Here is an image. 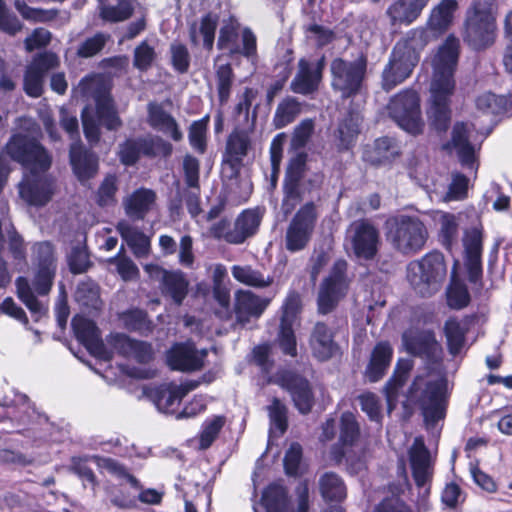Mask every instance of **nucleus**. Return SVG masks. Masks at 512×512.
<instances>
[{
  "mask_svg": "<svg viewBox=\"0 0 512 512\" xmlns=\"http://www.w3.org/2000/svg\"><path fill=\"white\" fill-rule=\"evenodd\" d=\"M0 423L6 426V432L21 434L35 446L50 439L54 429L47 415L40 413L25 394L0 401Z\"/></svg>",
  "mask_w": 512,
  "mask_h": 512,
  "instance_id": "1",
  "label": "nucleus"
},
{
  "mask_svg": "<svg viewBox=\"0 0 512 512\" xmlns=\"http://www.w3.org/2000/svg\"><path fill=\"white\" fill-rule=\"evenodd\" d=\"M407 278L417 294L429 297L442 286L447 276V264L444 255L434 250L425 254L420 260L408 265Z\"/></svg>",
  "mask_w": 512,
  "mask_h": 512,
  "instance_id": "2",
  "label": "nucleus"
},
{
  "mask_svg": "<svg viewBox=\"0 0 512 512\" xmlns=\"http://www.w3.org/2000/svg\"><path fill=\"white\" fill-rule=\"evenodd\" d=\"M95 110L91 112L86 106L81 112L83 133L91 146L101 139V127L108 131H118L123 122L118 114L113 98L107 92H99L94 97Z\"/></svg>",
  "mask_w": 512,
  "mask_h": 512,
  "instance_id": "3",
  "label": "nucleus"
},
{
  "mask_svg": "<svg viewBox=\"0 0 512 512\" xmlns=\"http://www.w3.org/2000/svg\"><path fill=\"white\" fill-rule=\"evenodd\" d=\"M368 60L360 55L353 61L337 57L330 64L331 87L342 99L354 98L361 93L367 74Z\"/></svg>",
  "mask_w": 512,
  "mask_h": 512,
  "instance_id": "4",
  "label": "nucleus"
},
{
  "mask_svg": "<svg viewBox=\"0 0 512 512\" xmlns=\"http://www.w3.org/2000/svg\"><path fill=\"white\" fill-rule=\"evenodd\" d=\"M388 239L398 252L409 255L419 252L426 244L428 230L415 215L399 214L390 221Z\"/></svg>",
  "mask_w": 512,
  "mask_h": 512,
  "instance_id": "5",
  "label": "nucleus"
},
{
  "mask_svg": "<svg viewBox=\"0 0 512 512\" xmlns=\"http://www.w3.org/2000/svg\"><path fill=\"white\" fill-rule=\"evenodd\" d=\"M6 154L23 167L35 172H46L52 164V158L46 148L34 137L16 133L5 145Z\"/></svg>",
  "mask_w": 512,
  "mask_h": 512,
  "instance_id": "6",
  "label": "nucleus"
},
{
  "mask_svg": "<svg viewBox=\"0 0 512 512\" xmlns=\"http://www.w3.org/2000/svg\"><path fill=\"white\" fill-rule=\"evenodd\" d=\"M389 116L397 125L412 135L422 133L424 122L421 117L420 98L411 89H406L391 98L388 104Z\"/></svg>",
  "mask_w": 512,
  "mask_h": 512,
  "instance_id": "7",
  "label": "nucleus"
},
{
  "mask_svg": "<svg viewBox=\"0 0 512 512\" xmlns=\"http://www.w3.org/2000/svg\"><path fill=\"white\" fill-rule=\"evenodd\" d=\"M173 146L161 137H129L119 144L118 158L121 164L126 167L134 166L141 158H149L158 155L167 158L172 154Z\"/></svg>",
  "mask_w": 512,
  "mask_h": 512,
  "instance_id": "8",
  "label": "nucleus"
},
{
  "mask_svg": "<svg viewBox=\"0 0 512 512\" xmlns=\"http://www.w3.org/2000/svg\"><path fill=\"white\" fill-rule=\"evenodd\" d=\"M419 62V54L407 43L398 42L382 72V88L389 92L407 79Z\"/></svg>",
  "mask_w": 512,
  "mask_h": 512,
  "instance_id": "9",
  "label": "nucleus"
},
{
  "mask_svg": "<svg viewBox=\"0 0 512 512\" xmlns=\"http://www.w3.org/2000/svg\"><path fill=\"white\" fill-rule=\"evenodd\" d=\"M317 221L316 205L309 201L292 217L285 234V247L291 253L302 251L310 242Z\"/></svg>",
  "mask_w": 512,
  "mask_h": 512,
  "instance_id": "10",
  "label": "nucleus"
},
{
  "mask_svg": "<svg viewBox=\"0 0 512 512\" xmlns=\"http://www.w3.org/2000/svg\"><path fill=\"white\" fill-rule=\"evenodd\" d=\"M347 268V261L338 259L334 262L329 275L321 283L317 298L320 314L326 315L332 312L344 296L348 288Z\"/></svg>",
  "mask_w": 512,
  "mask_h": 512,
  "instance_id": "11",
  "label": "nucleus"
},
{
  "mask_svg": "<svg viewBox=\"0 0 512 512\" xmlns=\"http://www.w3.org/2000/svg\"><path fill=\"white\" fill-rule=\"evenodd\" d=\"M32 253L36 267L33 287L38 295L45 296L50 292L56 276L55 248L50 241L36 242L32 247Z\"/></svg>",
  "mask_w": 512,
  "mask_h": 512,
  "instance_id": "12",
  "label": "nucleus"
},
{
  "mask_svg": "<svg viewBox=\"0 0 512 512\" xmlns=\"http://www.w3.org/2000/svg\"><path fill=\"white\" fill-rule=\"evenodd\" d=\"M242 46L238 44L239 33L232 25H224L220 28L217 40V48L225 51L229 58L242 55L252 63L257 59V39L253 31L245 27L241 34Z\"/></svg>",
  "mask_w": 512,
  "mask_h": 512,
  "instance_id": "13",
  "label": "nucleus"
},
{
  "mask_svg": "<svg viewBox=\"0 0 512 512\" xmlns=\"http://www.w3.org/2000/svg\"><path fill=\"white\" fill-rule=\"evenodd\" d=\"M448 382L446 378L428 381L419 397V406L427 425L445 417Z\"/></svg>",
  "mask_w": 512,
  "mask_h": 512,
  "instance_id": "14",
  "label": "nucleus"
},
{
  "mask_svg": "<svg viewBox=\"0 0 512 512\" xmlns=\"http://www.w3.org/2000/svg\"><path fill=\"white\" fill-rule=\"evenodd\" d=\"M350 242L354 256L359 261H372L378 254L380 233L367 219H360L350 226Z\"/></svg>",
  "mask_w": 512,
  "mask_h": 512,
  "instance_id": "15",
  "label": "nucleus"
},
{
  "mask_svg": "<svg viewBox=\"0 0 512 512\" xmlns=\"http://www.w3.org/2000/svg\"><path fill=\"white\" fill-rule=\"evenodd\" d=\"M276 384L286 390L300 414L311 412L315 398L310 382L298 373L284 370L276 375Z\"/></svg>",
  "mask_w": 512,
  "mask_h": 512,
  "instance_id": "16",
  "label": "nucleus"
},
{
  "mask_svg": "<svg viewBox=\"0 0 512 512\" xmlns=\"http://www.w3.org/2000/svg\"><path fill=\"white\" fill-rule=\"evenodd\" d=\"M459 58V40L450 35L439 48L434 61L431 85L455 88L454 72Z\"/></svg>",
  "mask_w": 512,
  "mask_h": 512,
  "instance_id": "17",
  "label": "nucleus"
},
{
  "mask_svg": "<svg viewBox=\"0 0 512 512\" xmlns=\"http://www.w3.org/2000/svg\"><path fill=\"white\" fill-rule=\"evenodd\" d=\"M69 164L76 179L86 186L99 171L98 155L81 141H73L69 147Z\"/></svg>",
  "mask_w": 512,
  "mask_h": 512,
  "instance_id": "18",
  "label": "nucleus"
},
{
  "mask_svg": "<svg viewBox=\"0 0 512 512\" xmlns=\"http://www.w3.org/2000/svg\"><path fill=\"white\" fill-rule=\"evenodd\" d=\"M71 326L76 339L90 352L104 360L111 359V353L107 350L101 339L100 330L96 323L84 316L76 315L71 321Z\"/></svg>",
  "mask_w": 512,
  "mask_h": 512,
  "instance_id": "19",
  "label": "nucleus"
},
{
  "mask_svg": "<svg viewBox=\"0 0 512 512\" xmlns=\"http://www.w3.org/2000/svg\"><path fill=\"white\" fill-rule=\"evenodd\" d=\"M454 89L431 85V99L427 116L430 126L438 133L446 132L450 126V98Z\"/></svg>",
  "mask_w": 512,
  "mask_h": 512,
  "instance_id": "20",
  "label": "nucleus"
},
{
  "mask_svg": "<svg viewBox=\"0 0 512 512\" xmlns=\"http://www.w3.org/2000/svg\"><path fill=\"white\" fill-rule=\"evenodd\" d=\"M402 342L408 354L434 364L439 359L440 346L432 330H420L415 333H403Z\"/></svg>",
  "mask_w": 512,
  "mask_h": 512,
  "instance_id": "21",
  "label": "nucleus"
},
{
  "mask_svg": "<svg viewBox=\"0 0 512 512\" xmlns=\"http://www.w3.org/2000/svg\"><path fill=\"white\" fill-rule=\"evenodd\" d=\"M250 144V138L245 131H236L229 135L222 160L223 171L228 172V179L232 180L240 175Z\"/></svg>",
  "mask_w": 512,
  "mask_h": 512,
  "instance_id": "22",
  "label": "nucleus"
},
{
  "mask_svg": "<svg viewBox=\"0 0 512 512\" xmlns=\"http://www.w3.org/2000/svg\"><path fill=\"white\" fill-rule=\"evenodd\" d=\"M443 150L454 149L459 163L465 169L477 172L479 164L477 162L476 149L470 142L468 129L465 123L457 122L452 129L451 139L443 144Z\"/></svg>",
  "mask_w": 512,
  "mask_h": 512,
  "instance_id": "23",
  "label": "nucleus"
},
{
  "mask_svg": "<svg viewBox=\"0 0 512 512\" xmlns=\"http://www.w3.org/2000/svg\"><path fill=\"white\" fill-rule=\"evenodd\" d=\"M335 331L325 322L317 321L311 328L308 343L312 356L320 362H326L340 350L335 341Z\"/></svg>",
  "mask_w": 512,
  "mask_h": 512,
  "instance_id": "24",
  "label": "nucleus"
},
{
  "mask_svg": "<svg viewBox=\"0 0 512 512\" xmlns=\"http://www.w3.org/2000/svg\"><path fill=\"white\" fill-rule=\"evenodd\" d=\"M207 351H198L193 344L177 343L167 352L166 361L171 370L191 372L202 368Z\"/></svg>",
  "mask_w": 512,
  "mask_h": 512,
  "instance_id": "25",
  "label": "nucleus"
},
{
  "mask_svg": "<svg viewBox=\"0 0 512 512\" xmlns=\"http://www.w3.org/2000/svg\"><path fill=\"white\" fill-rule=\"evenodd\" d=\"M107 342L119 355L133 358L140 364H147L154 357L152 344L133 339L124 333L110 334L107 337Z\"/></svg>",
  "mask_w": 512,
  "mask_h": 512,
  "instance_id": "26",
  "label": "nucleus"
},
{
  "mask_svg": "<svg viewBox=\"0 0 512 512\" xmlns=\"http://www.w3.org/2000/svg\"><path fill=\"white\" fill-rule=\"evenodd\" d=\"M495 30V18L466 16L463 38L472 49L480 50L493 43Z\"/></svg>",
  "mask_w": 512,
  "mask_h": 512,
  "instance_id": "27",
  "label": "nucleus"
},
{
  "mask_svg": "<svg viewBox=\"0 0 512 512\" xmlns=\"http://www.w3.org/2000/svg\"><path fill=\"white\" fill-rule=\"evenodd\" d=\"M270 303L250 290L239 289L234 294V313L238 323L245 325L251 319H258Z\"/></svg>",
  "mask_w": 512,
  "mask_h": 512,
  "instance_id": "28",
  "label": "nucleus"
},
{
  "mask_svg": "<svg viewBox=\"0 0 512 512\" xmlns=\"http://www.w3.org/2000/svg\"><path fill=\"white\" fill-rule=\"evenodd\" d=\"M261 221L262 213L258 208L245 209L237 216L233 229L224 234V239L230 244H243L258 232Z\"/></svg>",
  "mask_w": 512,
  "mask_h": 512,
  "instance_id": "29",
  "label": "nucleus"
},
{
  "mask_svg": "<svg viewBox=\"0 0 512 512\" xmlns=\"http://www.w3.org/2000/svg\"><path fill=\"white\" fill-rule=\"evenodd\" d=\"M412 476L417 487L428 484L432 478L431 456L421 437H416L409 449Z\"/></svg>",
  "mask_w": 512,
  "mask_h": 512,
  "instance_id": "30",
  "label": "nucleus"
},
{
  "mask_svg": "<svg viewBox=\"0 0 512 512\" xmlns=\"http://www.w3.org/2000/svg\"><path fill=\"white\" fill-rule=\"evenodd\" d=\"M40 172L31 174L19 184V194L21 198L31 206L46 205L53 195L52 183Z\"/></svg>",
  "mask_w": 512,
  "mask_h": 512,
  "instance_id": "31",
  "label": "nucleus"
},
{
  "mask_svg": "<svg viewBox=\"0 0 512 512\" xmlns=\"http://www.w3.org/2000/svg\"><path fill=\"white\" fill-rule=\"evenodd\" d=\"M157 195L152 189L140 187L123 199L126 216L132 220L143 221L156 203Z\"/></svg>",
  "mask_w": 512,
  "mask_h": 512,
  "instance_id": "32",
  "label": "nucleus"
},
{
  "mask_svg": "<svg viewBox=\"0 0 512 512\" xmlns=\"http://www.w3.org/2000/svg\"><path fill=\"white\" fill-rule=\"evenodd\" d=\"M393 353V348L388 341L376 343L364 373L370 383H376L383 378L391 364Z\"/></svg>",
  "mask_w": 512,
  "mask_h": 512,
  "instance_id": "33",
  "label": "nucleus"
},
{
  "mask_svg": "<svg viewBox=\"0 0 512 512\" xmlns=\"http://www.w3.org/2000/svg\"><path fill=\"white\" fill-rule=\"evenodd\" d=\"M430 0H395L386 10L392 25L412 24Z\"/></svg>",
  "mask_w": 512,
  "mask_h": 512,
  "instance_id": "34",
  "label": "nucleus"
},
{
  "mask_svg": "<svg viewBox=\"0 0 512 512\" xmlns=\"http://www.w3.org/2000/svg\"><path fill=\"white\" fill-rule=\"evenodd\" d=\"M400 151L396 141L392 137L377 138L373 145L367 146L363 151V160L374 166L391 162L399 155Z\"/></svg>",
  "mask_w": 512,
  "mask_h": 512,
  "instance_id": "35",
  "label": "nucleus"
},
{
  "mask_svg": "<svg viewBox=\"0 0 512 512\" xmlns=\"http://www.w3.org/2000/svg\"><path fill=\"white\" fill-rule=\"evenodd\" d=\"M189 281L181 270H163L161 291L176 305H181L188 294Z\"/></svg>",
  "mask_w": 512,
  "mask_h": 512,
  "instance_id": "36",
  "label": "nucleus"
},
{
  "mask_svg": "<svg viewBox=\"0 0 512 512\" xmlns=\"http://www.w3.org/2000/svg\"><path fill=\"white\" fill-rule=\"evenodd\" d=\"M148 122L152 128L169 134L174 141L183 137L175 118L159 104L148 105Z\"/></svg>",
  "mask_w": 512,
  "mask_h": 512,
  "instance_id": "37",
  "label": "nucleus"
},
{
  "mask_svg": "<svg viewBox=\"0 0 512 512\" xmlns=\"http://www.w3.org/2000/svg\"><path fill=\"white\" fill-rule=\"evenodd\" d=\"M412 368L413 362L410 359L400 358L397 361L392 376L383 388L386 401L390 407L397 401L399 391L405 385Z\"/></svg>",
  "mask_w": 512,
  "mask_h": 512,
  "instance_id": "38",
  "label": "nucleus"
},
{
  "mask_svg": "<svg viewBox=\"0 0 512 512\" xmlns=\"http://www.w3.org/2000/svg\"><path fill=\"white\" fill-rule=\"evenodd\" d=\"M298 73L290 84V89L297 94L310 95L318 90L320 79L319 72H312V66L305 58H301L298 62Z\"/></svg>",
  "mask_w": 512,
  "mask_h": 512,
  "instance_id": "39",
  "label": "nucleus"
},
{
  "mask_svg": "<svg viewBox=\"0 0 512 512\" xmlns=\"http://www.w3.org/2000/svg\"><path fill=\"white\" fill-rule=\"evenodd\" d=\"M219 17L217 14L208 12L201 17L199 29L197 24L193 23L189 27V39L193 46L199 45L198 33L203 37V47L211 51L215 42V33L218 27Z\"/></svg>",
  "mask_w": 512,
  "mask_h": 512,
  "instance_id": "40",
  "label": "nucleus"
},
{
  "mask_svg": "<svg viewBox=\"0 0 512 512\" xmlns=\"http://www.w3.org/2000/svg\"><path fill=\"white\" fill-rule=\"evenodd\" d=\"M116 230L136 257H144L149 254L150 239L144 232L132 227L126 220L119 221Z\"/></svg>",
  "mask_w": 512,
  "mask_h": 512,
  "instance_id": "41",
  "label": "nucleus"
},
{
  "mask_svg": "<svg viewBox=\"0 0 512 512\" xmlns=\"http://www.w3.org/2000/svg\"><path fill=\"white\" fill-rule=\"evenodd\" d=\"M123 327L129 332L137 333L140 336H148L153 332L154 324L149 318L146 310L130 308L119 315Z\"/></svg>",
  "mask_w": 512,
  "mask_h": 512,
  "instance_id": "42",
  "label": "nucleus"
},
{
  "mask_svg": "<svg viewBox=\"0 0 512 512\" xmlns=\"http://www.w3.org/2000/svg\"><path fill=\"white\" fill-rule=\"evenodd\" d=\"M231 274L239 283L256 289L266 288L273 283V276L264 275L250 265H233Z\"/></svg>",
  "mask_w": 512,
  "mask_h": 512,
  "instance_id": "43",
  "label": "nucleus"
},
{
  "mask_svg": "<svg viewBox=\"0 0 512 512\" xmlns=\"http://www.w3.org/2000/svg\"><path fill=\"white\" fill-rule=\"evenodd\" d=\"M438 241L448 251H452L459 236V221L455 214L441 213L439 220Z\"/></svg>",
  "mask_w": 512,
  "mask_h": 512,
  "instance_id": "44",
  "label": "nucleus"
},
{
  "mask_svg": "<svg viewBox=\"0 0 512 512\" xmlns=\"http://www.w3.org/2000/svg\"><path fill=\"white\" fill-rule=\"evenodd\" d=\"M320 492L324 500L341 502L346 498V485L342 478L334 472L324 473L319 480Z\"/></svg>",
  "mask_w": 512,
  "mask_h": 512,
  "instance_id": "45",
  "label": "nucleus"
},
{
  "mask_svg": "<svg viewBox=\"0 0 512 512\" xmlns=\"http://www.w3.org/2000/svg\"><path fill=\"white\" fill-rule=\"evenodd\" d=\"M261 504L266 512H289L287 492L278 484H270L264 489Z\"/></svg>",
  "mask_w": 512,
  "mask_h": 512,
  "instance_id": "46",
  "label": "nucleus"
},
{
  "mask_svg": "<svg viewBox=\"0 0 512 512\" xmlns=\"http://www.w3.org/2000/svg\"><path fill=\"white\" fill-rule=\"evenodd\" d=\"M301 112V104L294 97L284 98L277 106L274 117L273 125L276 129H282L294 122L296 117Z\"/></svg>",
  "mask_w": 512,
  "mask_h": 512,
  "instance_id": "47",
  "label": "nucleus"
},
{
  "mask_svg": "<svg viewBox=\"0 0 512 512\" xmlns=\"http://www.w3.org/2000/svg\"><path fill=\"white\" fill-rule=\"evenodd\" d=\"M458 7L456 0H442L431 12L429 25L434 30H446L452 23Z\"/></svg>",
  "mask_w": 512,
  "mask_h": 512,
  "instance_id": "48",
  "label": "nucleus"
},
{
  "mask_svg": "<svg viewBox=\"0 0 512 512\" xmlns=\"http://www.w3.org/2000/svg\"><path fill=\"white\" fill-rule=\"evenodd\" d=\"M88 461H91V456H73L68 469L82 481L84 488H90L95 494L99 482Z\"/></svg>",
  "mask_w": 512,
  "mask_h": 512,
  "instance_id": "49",
  "label": "nucleus"
},
{
  "mask_svg": "<svg viewBox=\"0 0 512 512\" xmlns=\"http://www.w3.org/2000/svg\"><path fill=\"white\" fill-rule=\"evenodd\" d=\"M151 398L158 411L165 414L173 413L175 406L183 399L174 385L154 389L151 393Z\"/></svg>",
  "mask_w": 512,
  "mask_h": 512,
  "instance_id": "50",
  "label": "nucleus"
},
{
  "mask_svg": "<svg viewBox=\"0 0 512 512\" xmlns=\"http://www.w3.org/2000/svg\"><path fill=\"white\" fill-rule=\"evenodd\" d=\"M466 328L456 319L450 318L444 324V333L447 340L448 351L451 355H458L465 344Z\"/></svg>",
  "mask_w": 512,
  "mask_h": 512,
  "instance_id": "51",
  "label": "nucleus"
},
{
  "mask_svg": "<svg viewBox=\"0 0 512 512\" xmlns=\"http://www.w3.org/2000/svg\"><path fill=\"white\" fill-rule=\"evenodd\" d=\"M17 296L36 317V321L46 313V308L38 301L34 295L29 281L23 276H19L16 281Z\"/></svg>",
  "mask_w": 512,
  "mask_h": 512,
  "instance_id": "52",
  "label": "nucleus"
},
{
  "mask_svg": "<svg viewBox=\"0 0 512 512\" xmlns=\"http://www.w3.org/2000/svg\"><path fill=\"white\" fill-rule=\"evenodd\" d=\"M509 98L486 92L476 99V107L483 114L498 116L506 112Z\"/></svg>",
  "mask_w": 512,
  "mask_h": 512,
  "instance_id": "53",
  "label": "nucleus"
},
{
  "mask_svg": "<svg viewBox=\"0 0 512 512\" xmlns=\"http://www.w3.org/2000/svg\"><path fill=\"white\" fill-rule=\"evenodd\" d=\"M359 119L356 115L349 113L338 126V138L340 150H349L355 143L360 132Z\"/></svg>",
  "mask_w": 512,
  "mask_h": 512,
  "instance_id": "54",
  "label": "nucleus"
},
{
  "mask_svg": "<svg viewBox=\"0 0 512 512\" xmlns=\"http://www.w3.org/2000/svg\"><path fill=\"white\" fill-rule=\"evenodd\" d=\"M217 92L220 105H225L231 95L235 74L230 63L221 64L215 71Z\"/></svg>",
  "mask_w": 512,
  "mask_h": 512,
  "instance_id": "55",
  "label": "nucleus"
},
{
  "mask_svg": "<svg viewBox=\"0 0 512 512\" xmlns=\"http://www.w3.org/2000/svg\"><path fill=\"white\" fill-rule=\"evenodd\" d=\"M75 300L86 308H98L100 304L98 284L91 279L79 282L75 291Z\"/></svg>",
  "mask_w": 512,
  "mask_h": 512,
  "instance_id": "56",
  "label": "nucleus"
},
{
  "mask_svg": "<svg viewBox=\"0 0 512 512\" xmlns=\"http://www.w3.org/2000/svg\"><path fill=\"white\" fill-rule=\"evenodd\" d=\"M134 4L129 2H117L116 5H102L99 9V17L104 22L120 23L132 17Z\"/></svg>",
  "mask_w": 512,
  "mask_h": 512,
  "instance_id": "57",
  "label": "nucleus"
},
{
  "mask_svg": "<svg viewBox=\"0 0 512 512\" xmlns=\"http://www.w3.org/2000/svg\"><path fill=\"white\" fill-rule=\"evenodd\" d=\"M209 123V115L193 121L189 127L188 140L191 147L199 154H204L207 149L206 133Z\"/></svg>",
  "mask_w": 512,
  "mask_h": 512,
  "instance_id": "58",
  "label": "nucleus"
},
{
  "mask_svg": "<svg viewBox=\"0 0 512 512\" xmlns=\"http://www.w3.org/2000/svg\"><path fill=\"white\" fill-rule=\"evenodd\" d=\"M118 179L115 174H107L96 192L95 201L99 207H107L116 203Z\"/></svg>",
  "mask_w": 512,
  "mask_h": 512,
  "instance_id": "59",
  "label": "nucleus"
},
{
  "mask_svg": "<svg viewBox=\"0 0 512 512\" xmlns=\"http://www.w3.org/2000/svg\"><path fill=\"white\" fill-rule=\"evenodd\" d=\"M294 324L280 322L277 333V344L281 352L290 357H296L297 339L293 329Z\"/></svg>",
  "mask_w": 512,
  "mask_h": 512,
  "instance_id": "60",
  "label": "nucleus"
},
{
  "mask_svg": "<svg viewBox=\"0 0 512 512\" xmlns=\"http://www.w3.org/2000/svg\"><path fill=\"white\" fill-rule=\"evenodd\" d=\"M360 436V425L352 412H344L340 417L341 444L353 445Z\"/></svg>",
  "mask_w": 512,
  "mask_h": 512,
  "instance_id": "61",
  "label": "nucleus"
},
{
  "mask_svg": "<svg viewBox=\"0 0 512 512\" xmlns=\"http://www.w3.org/2000/svg\"><path fill=\"white\" fill-rule=\"evenodd\" d=\"M67 264L69 271L74 275L85 273L92 266L88 251L80 245L71 248L67 255Z\"/></svg>",
  "mask_w": 512,
  "mask_h": 512,
  "instance_id": "62",
  "label": "nucleus"
},
{
  "mask_svg": "<svg viewBox=\"0 0 512 512\" xmlns=\"http://www.w3.org/2000/svg\"><path fill=\"white\" fill-rule=\"evenodd\" d=\"M224 424V416H214L212 419L203 423L199 439V445L201 449L206 450L212 445Z\"/></svg>",
  "mask_w": 512,
  "mask_h": 512,
  "instance_id": "63",
  "label": "nucleus"
},
{
  "mask_svg": "<svg viewBox=\"0 0 512 512\" xmlns=\"http://www.w3.org/2000/svg\"><path fill=\"white\" fill-rule=\"evenodd\" d=\"M156 59L154 47L149 45L146 40L138 44L133 53V66L141 72H146L151 68Z\"/></svg>",
  "mask_w": 512,
  "mask_h": 512,
  "instance_id": "64",
  "label": "nucleus"
}]
</instances>
